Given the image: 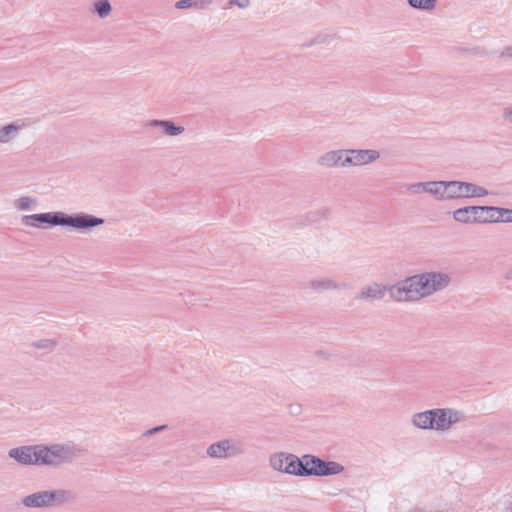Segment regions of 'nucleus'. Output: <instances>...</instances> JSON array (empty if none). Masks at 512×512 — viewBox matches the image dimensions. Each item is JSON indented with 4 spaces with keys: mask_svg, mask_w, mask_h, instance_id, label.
<instances>
[{
    "mask_svg": "<svg viewBox=\"0 0 512 512\" xmlns=\"http://www.w3.org/2000/svg\"><path fill=\"white\" fill-rule=\"evenodd\" d=\"M232 3L238 5L239 7H246L249 3V0H232Z\"/></svg>",
    "mask_w": 512,
    "mask_h": 512,
    "instance_id": "nucleus-31",
    "label": "nucleus"
},
{
    "mask_svg": "<svg viewBox=\"0 0 512 512\" xmlns=\"http://www.w3.org/2000/svg\"><path fill=\"white\" fill-rule=\"evenodd\" d=\"M432 411V430L436 432H448L455 424L463 422V412L454 408H434Z\"/></svg>",
    "mask_w": 512,
    "mask_h": 512,
    "instance_id": "nucleus-6",
    "label": "nucleus"
},
{
    "mask_svg": "<svg viewBox=\"0 0 512 512\" xmlns=\"http://www.w3.org/2000/svg\"><path fill=\"white\" fill-rule=\"evenodd\" d=\"M167 428V425H160V426H156L154 428H151V429H148L146 430L144 433H143V437H150L158 432H161L163 430H165Z\"/></svg>",
    "mask_w": 512,
    "mask_h": 512,
    "instance_id": "nucleus-29",
    "label": "nucleus"
},
{
    "mask_svg": "<svg viewBox=\"0 0 512 512\" xmlns=\"http://www.w3.org/2000/svg\"><path fill=\"white\" fill-rule=\"evenodd\" d=\"M407 189L414 194L426 193L427 182L409 184L407 185Z\"/></svg>",
    "mask_w": 512,
    "mask_h": 512,
    "instance_id": "nucleus-27",
    "label": "nucleus"
},
{
    "mask_svg": "<svg viewBox=\"0 0 512 512\" xmlns=\"http://www.w3.org/2000/svg\"><path fill=\"white\" fill-rule=\"evenodd\" d=\"M496 223H511L512 222V209L502 208L496 206Z\"/></svg>",
    "mask_w": 512,
    "mask_h": 512,
    "instance_id": "nucleus-23",
    "label": "nucleus"
},
{
    "mask_svg": "<svg viewBox=\"0 0 512 512\" xmlns=\"http://www.w3.org/2000/svg\"><path fill=\"white\" fill-rule=\"evenodd\" d=\"M490 192L479 185L464 181H449V200L460 198H479L489 195Z\"/></svg>",
    "mask_w": 512,
    "mask_h": 512,
    "instance_id": "nucleus-8",
    "label": "nucleus"
},
{
    "mask_svg": "<svg viewBox=\"0 0 512 512\" xmlns=\"http://www.w3.org/2000/svg\"><path fill=\"white\" fill-rule=\"evenodd\" d=\"M57 340L52 338L40 339L32 343L36 349L52 350L57 346Z\"/></svg>",
    "mask_w": 512,
    "mask_h": 512,
    "instance_id": "nucleus-24",
    "label": "nucleus"
},
{
    "mask_svg": "<svg viewBox=\"0 0 512 512\" xmlns=\"http://www.w3.org/2000/svg\"><path fill=\"white\" fill-rule=\"evenodd\" d=\"M151 127H160L162 132L168 136H178L184 132L183 126H177L172 121L168 120H152L149 122Z\"/></svg>",
    "mask_w": 512,
    "mask_h": 512,
    "instance_id": "nucleus-20",
    "label": "nucleus"
},
{
    "mask_svg": "<svg viewBox=\"0 0 512 512\" xmlns=\"http://www.w3.org/2000/svg\"><path fill=\"white\" fill-rule=\"evenodd\" d=\"M8 455L21 465L36 466V445H28L12 448Z\"/></svg>",
    "mask_w": 512,
    "mask_h": 512,
    "instance_id": "nucleus-11",
    "label": "nucleus"
},
{
    "mask_svg": "<svg viewBox=\"0 0 512 512\" xmlns=\"http://www.w3.org/2000/svg\"><path fill=\"white\" fill-rule=\"evenodd\" d=\"M301 460L298 456L285 453V452H276L273 453L269 458V464L271 468L275 471L300 476V473L297 472V468L295 467V471L293 472V460Z\"/></svg>",
    "mask_w": 512,
    "mask_h": 512,
    "instance_id": "nucleus-9",
    "label": "nucleus"
},
{
    "mask_svg": "<svg viewBox=\"0 0 512 512\" xmlns=\"http://www.w3.org/2000/svg\"><path fill=\"white\" fill-rule=\"evenodd\" d=\"M24 226L32 228H43L44 224L50 226H67L77 231L85 232L104 223L103 218L87 213L69 215L64 212H46L39 214L24 215L21 218Z\"/></svg>",
    "mask_w": 512,
    "mask_h": 512,
    "instance_id": "nucleus-2",
    "label": "nucleus"
},
{
    "mask_svg": "<svg viewBox=\"0 0 512 512\" xmlns=\"http://www.w3.org/2000/svg\"><path fill=\"white\" fill-rule=\"evenodd\" d=\"M306 287L314 292L322 293L331 290H344L348 288L345 282H338L329 277H321L310 280Z\"/></svg>",
    "mask_w": 512,
    "mask_h": 512,
    "instance_id": "nucleus-13",
    "label": "nucleus"
},
{
    "mask_svg": "<svg viewBox=\"0 0 512 512\" xmlns=\"http://www.w3.org/2000/svg\"><path fill=\"white\" fill-rule=\"evenodd\" d=\"M75 455L74 449L65 444L36 445V466L58 467L70 461Z\"/></svg>",
    "mask_w": 512,
    "mask_h": 512,
    "instance_id": "nucleus-5",
    "label": "nucleus"
},
{
    "mask_svg": "<svg viewBox=\"0 0 512 512\" xmlns=\"http://www.w3.org/2000/svg\"><path fill=\"white\" fill-rule=\"evenodd\" d=\"M389 287L382 286L379 283H372L362 287L359 293L355 296L356 300H380L384 297L385 292Z\"/></svg>",
    "mask_w": 512,
    "mask_h": 512,
    "instance_id": "nucleus-15",
    "label": "nucleus"
},
{
    "mask_svg": "<svg viewBox=\"0 0 512 512\" xmlns=\"http://www.w3.org/2000/svg\"><path fill=\"white\" fill-rule=\"evenodd\" d=\"M432 411L425 410L422 412L414 413L411 416V424L421 430H432L433 422H432Z\"/></svg>",
    "mask_w": 512,
    "mask_h": 512,
    "instance_id": "nucleus-19",
    "label": "nucleus"
},
{
    "mask_svg": "<svg viewBox=\"0 0 512 512\" xmlns=\"http://www.w3.org/2000/svg\"><path fill=\"white\" fill-rule=\"evenodd\" d=\"M380 158V153L374 149H347L345 162L347 167L363 166Z\"/></svg>",
    "mask_w": 512,
    "mask_h": 512,
    "instance_id": "nucleus-10",
    "label": "nucleus"
},
{
    "mask_svg": "<svg viewBox=\"0 0 512 512\" xmlns=\"http://www.w3.org/2000/svg\"><path fill=\"white\" fill-rule=\"evenodd\" d=\"M37 204V199L31 196H22L14 201V207L18 211H31L36 208Z\"/></svg>",
    "mask_w": 512,
    "mask_h": 512,
    "instance_id": "nucleus-22",
    "label": "nucleus"
},
{
    "mask_svg": "<svg viewBox=\"0 0 512 512\" xmlns=\"http://www.w3.org/2000/svg\"><path fill=\"white\" fill-rule=\"evenodd\" d=\"M453 219L461 224H474L472 206L461 207L452 212Z\"/></svg>",
    "mask_w": 512,
    "mask_h": 512,
    "instance_id": "nucleus-21",
    "label": "nucleus"
},
{
    "mask_svg": "<svg viewBox=\"0 0 512 512\" xmlns=\"http://www.w3.org/2000/svg\"><path fill=\"white\" fill-rule=\"evenodd\" d=\"M209 3L210 0H180L176 3V7L179 9H184L192 6L204 7Z\"/></svg>",
    "mask_w": 512,
    "mask_h": 512,
    "instance_id": "nucleus-25",
    "label": "nucleus"
},
{
    "mask_svg": "<svg viewBox=\"0 0 512 512\" xmlns=\"http://www.w3.org/2000/svg\"><path fill=\"white\" fill-rule=\"evenodd\" d=\"M330 216V209L327 207H321L313 211H309L300 217L301 224L312 225L321 222L322 220L328 219Z\"/></svg>",
    "mask_w": 512,
    "mask_h": 512,
    "instance_id": "nucleus-18",
    "label": "nucleus"
},
{
    "mask_svg": "<svg viewBox=\"0 0 512 512\" xmlns=\"http://www.w3.org/2000/svg\"><path fill=\"white\" fill-rule=\"evenodd\" d=\"M503 117L506 121L512 124V106L505 108L503 112Z\"/></svg>",
    "mask_w": 512,
    "mask_h": 512,
    "instance_id": "nucleus-30",
    "label": "nucleus"
},
{
    "mask_svg": "<svg viewBox=\"0 0 512 512\" xmlns=\"http://www.w3.org/2000/svg\"><path fill=\"white\" fill-rule=\"evenodd\" d=\"M506 280H512V267L505 274Z\"/></svg>",
    "mask_w": 512,
    "mask_h": 512,
    "instance_id": "nucleus-32",
    "label": "nucleus"
},
{
    "mask_svg": "<svg viewBox=\"0 0 512 512\" xmlns=\"http://www.w3.org/2000/svg\"><path fill=\"white\" fill-rule=\"evenodd\" d=\"M293 472L295 467L300 476H329L343 472L344 467L338 462L324 461L313 455H304L302 460H293Z\"/></svg>",
    "mask_w": 512,
    "mask_h": 512,
    "instance_id": "nucleus-4",
    "label": "nucleus"
},
{
    "mask_svg": "<svg viewBox=\"0 0 512 512\" xmlns=\"http://www.w3.org/2000/svg\"><path fill=\"white\" fill-rule=\"evenodd\" d=\"M74 500L71 491L65 489L41 490L22 498L21 503L26 508H51L61 506Z\"/></svg>",
    "mask_w": 512,
    "mask_h": 512,
    "instance_id": "nucleus-3",
    "label": "nucleus"
},
{
    "mask_svg": "<svg viewBox=\"0 0 512 512\" xmlns=\"http://www.w3.org/2000/svg\"><path fill=\"white\" fill-rule=\"evenodd\" d=\"M244 453L243 445L234 439H222L212 443L206 449V454L213 459H227Z\"/></svg>",
    "mask_w": 512,
    "mask_h": 512,
    "instance_id": "nucleus-7",
    "label": "nucleus"
},
{
    "mask_svg": "<svg viewBox=\"0 0 512 512\" xmlns=\"http://www.w3.org/2000/svg\"><path fill=\"white\" fill-rule=\"evenodd\" d=\"M426 193L437 201L449 200V181H427Z\"/></svg>",
    "mask_w": 512,
    "mask_h": 512,
    "instance_id": "nucleus-16",
    "label": "nucleus"
},
{
    "mask_svg": "<svg viewBox=\"0 0 512 512\" xmlns=\"http://www.w3.org/2000/svg\"><path fill=\"white\" fill-rule=\"evenodd\" d=\"M411 6L420 9H431L434 7L435 0H409Z\"/></svg>",
    "mask_w": 512,
    "mask_h": 512,
    "instance_id": "nucleus-26",
    "label": "nucleus"
},
{
    "mask_svg": "<svg viewBox=\"0 0 512 512\" xmlns=\"http://www.w3.org/2000/svg\"><path fill=\"white\" fill-rule=\"evenodd\" d=\"M474 224L496 223V206H472Z\"/></svg>",
    "mask_w": 512,
    "mask_h": 512,
    "instance_id": "nucleus-14",
    "label": "nucleus"
},
{
    "mask_svg": "<svg viewBox=\"0 0 512 512\" xmlns=\"http://www.w3.org/2000/svg\"><path fill=\"white\" fill-rule=\"evenodd\" d=\"M22 129V124L12 122L7 125L0 126V144H10L17 139Z\"/></svg>",
    "mask_w": 512,
    "mask_h": 512,
    "instance_id": "nucleus-17",
    "label": "nucleus"
},
{
    "mask_svg": "<svg viewBox=\"0 0 512 512\" xmlns=\"http://www.w3.org/2000/svg\"><path fill=\"white\" fill-rule=\"evenodd\" d=\"M345 156V149L327 151L317 159V164L324 168H346Z\"/></svg>",
    "mask_w": 512,
    "mask_h": 512,
    "instance_id": "nucleus-12",
    "label": "nucleus"
},
{
    "mask_svg": "<svg viewBox=\"0 0 512 512\" xmlns=\"http://www.w3.org/2000/svg\"><path fill=\"white\" fill-rule=\"evenodd\" d=\"M452 282L450 273L428 271L397 282L388 289L397 302H415L446 290Z\"/></svg>",
    "mask_w": 512,
    "mask_h": 512,
    "instance_id": "nucleus-1",
    "label": "nucleus"
},
{
    "mask_svg": "<svg viewBox=\"0 0 512 512\" xmlns=\"http://www.w3.org/2000/svg\"><path fill=\"white\" fill-rule=\"evenodd\" d=\"M97 12L101 17H104L109 14L111 7L107 1H100L96 4Z\"/></svg>",
    "mask_w": 512,
    "mask_h": 512,
    "instance_id": "nucleus-28",
    "label": "nucleus"
}]
</instances>
